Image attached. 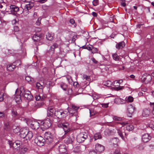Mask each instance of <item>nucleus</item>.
I'll return each mask as SVG.
<instances>
[{
  "mask_svg": "<svg viewBox=\"0 0 154 154\" xmlns=\"http://www.w3.org/2000/svg\"><path fill=\"white\" fill-rule=\"evenodd\" d=\"M20 92L21 93V95L22 97L26 98L29 101H31L32 100L33 96L31 92L28 90L25 89L23 86L20 87Z\"/></svg>",
  "mask_w": 154,
  "mask_h": 154,
  "instance_id": "nucleus-1",
  "label": "nucleus"
},
{
  "mask_svg": "<svg viewBox=\"0 0 154 154\" xmlns=\"http://www.w3.org/2000/svg\"><path fill=\"white\" fill-rule=\"evenodd\" d=\"M79 107L72 104L71 107H68L67 108L68 112L70 116H75L76 118L77 116V111Z\"/></svg>",
  "mask_w": 154,
  "mask_h": 154,
  "instance_id": "nucleus-2",
  "label": "nucleus"
},
{
  "mask_svg": "<svg viewBox=\"0 0 154 154\" xmlns=\"http://www.w3.org/2000/svg\"><path fill=\"white\" fill-rule=\"evenodd\" d=\"M51 125V122L50 119H47L41 122L40 128L42 131L49 128Z\"/></svg>",
  "mask_w": 154,
  "mask_h": 154,
  "instance_id": "nucleus-3",
  "label": "nucleus"
},
{
  "mask_svg": "<svg viewBox=\"0 0 154 154\" xmlns=\"http://www.w3.org/2000/svg\"><path fill=\"white\" fill-rule=\"evenodd\" d=\"M88 137V134L85 132H82L79 134L77 136L76 140L78 142H82Z\"/></svg>",
  "mask_w": 154,
  "mask_h": 154,
  "instance_id": "nucleus-4",
  "label": "nucleus"
},
{
  "mask_svg": "<svg viewBox=\"0 0 154 154\" xmlns=\"http://www.w3.org/2000/svg\"><path fill=\"white\" fill-rule=\"evenodd\" d=\"M57 126L59 128H62L63 129L65 133V134H66L70 131L69 125L67 122L63 123L59 122L57 124Z\"/></svg>",
  "mask_w": 154,
  "mask_h": 154,
  "instance_id": "nucleus-5",
  "label": "nucleus"
},
{
  "mask_svg": "<svg viewBox=\"0 0 154 154\" xmlns=\"http://www.w3.org/2000/svg\"><path fill=\"white\" fill-rule=\"evenodd\" d=\"M66 111H63L61 110L55 111L54 113L55 115L58 118H63L66 117L67 114Z\"/></svg>",
  "mask_w": 154,
  "mask_h": 154,
  "instance_id": "nucleus-6",
  "label": "nucleus"
},
{
  "mask_svg": "<svg viewBox=\"0 0 154 154\" xmlns=\"http://www.w3.org/2000/svg\"><path fill=\"white\" fill-rule=\"evenodd\" d=\"M152 78L151 75L146 73L144 74L141 78V81L147 84L151 80Z\"/></svg>",
  "mask_w": 154,
  "mask_h": 154,
  "instance_id": "nucleus-7",
  "label": "nucleus"
},
{
  "mask_svg": "<svg viewBox=\"0 0 154 154\" xmlns=\"http://www.w3.org/2000/svg\"><path fill=\"white\" fill-rule=\"evenodd\" d=\"M44 138L45 140V142L48 143H51L53 141V137L50 132H45Z\"/></svg>",
  "mask_w": 154,
  "mask_h": 154,
  "instance_id": "nucleus-8",
  "label": "nucleus"
},
{
  "mask_svg": "<svg viewBox=\"0 0 154 154\" xmlns=\"http://www.w3.org/2000/svg\"><path fill=\"white\" fill-rule=\"evenodd\" d=\"M65 139L64 140V142L67 144H72L75 140V138L72 135L67 134L65 136Z\"/></svg>",
  "mask_w": 154,
  "mask_h": 154,
  "instance_id": "nucleus-9",
  "label": "nucleus"
},
{
  "mask_svg": "<svg viewBox=\"0 0 154 154\" xmlns=\"http://www.w3.org/2000/svg\"><path fill=\"white\" fill-rule=\"evenodd\" d=\"M128 116L129 117H131L132 115L136 110V108L132 104H130L128 106Z\"/></svg>",
  "mask_w": 154,
  "mask_h": 154,
  "instance_id": "nucleus-10",
  "label": "nucleus"
},
{
  "mask_svg": "<svg viewBox=\"0 0 154 154\" xmlns=\"http://www.w3.org/2000/svg\"><path fill=\"white\" fill-rule=\"evenodd\" d=\"M29 125L33 129L36 130L38 128V122L35 121L30 122Z\"/></svg>",
  "mask_w": 154,
  "mask_h": 154,
  "instance_id": "nucleus-11",
  "label": "nucleus"
},
{
  "mask_svg": "<svg viewBox=\"0 0 154 154\" xmlns=\"http://www.w3.org/2000/svg\"><path fill=\"white\" fill-rule=\"evenodd\" d=\"M95 149L99 152H101L104 151L105 149V147L102 145L97 143L95 145Z\"/></svg>",
  "mask_w": 154,
  "mask_h": 154,
  "instance_id": "nucleus-12",
  "label": "nucleus"
},
{
  "mask_svg": "<svg viewBox=\"0 0 154 154\" xmlns=\"http://www.w3.org/2000/svg\"><path fill=\"white\" fill-rule=\"evenodd\" d=\"M11 12L13 14H15L19 11V8L17 6L14 5H11L10 6Z\"/></svg>",
  "mask_w": 154,
  "mask_h": 154,
  "instance_id": "nucleus-13",
  "label": "nucleus"
},
{
  "mask_svg": "<svg viewBox=\"0 0 154 154\" xmlns=\"http://www.w3.org/2000/svg\"><path fill=\"white\" fill-rule=\"evenodd\" d=\"M28 130L25 128H23L20 132V137L23 138H25L27 134L28 133Z\"/></svg>",
  "mask_w": 154,
  "mask_h": 154,
  "instance_id": "nucleus-14",
  "label": "nucleus"
},
{
  "mask_svg": "<svg viewBox=\"0 0 154 154\" xmlns=\"http://www.w3.org/2000/svg\"><path fill=\"white\" fill-rule=\"evenodd\" d=\"M150 139L151 137H150L148 134H144L142 136V137L143 141L145 143H146L148 142Z\"/></svg>",
  "mask_w": 154,
  "mask_h": 154,
  "instance_id": "nucleus-15",
  "label": "nucleus"
},
{
  "mask_svg": "<svg viewBox=\"0 0 154 154\" xmlns=\"http://www.w3.org/2000/svg\"><path fill=\"white\" fill-rule=\"evenodd\" d=\"M15 64V62H14L13 63L8 65L6 67L7 70L8 71H12L15 68L16 66Z\"/></svg>",
  "mask_w": 154,
  "mask_h": 154,
  "instance_id": "nucleus-16",
  "label": "nucleus"
},
{
  "mask_svg": "<svg viewBox=\"0 0 154 154\" xmlns=\"http://www.w3.org/2000/svg\"><path fill=\"white\" fill-rule=\"evenodd\" d=\"M54 111V109L53 107H49L47 109V116H51L53 114Z\"/></svg>",
  "mask_w": 154,
  "mask_h": 154,
  "instance_id": "nucleus-17",
  "label": "nucleus"
},
{
  "mask_svg": "<svg viewBox=\"0 0 154 154\" xmlns=\"http://www.w3.org/2000/svg\"><path fill=\"white\" fill-rule=\"evenodd\" d=\"M17 89L15 92L16 94L15 95V97L14 98L16 100V101L17 103H19L21 101V97H22L21 95V93L20 92V95L17 94Z\"/></svg>",
  "mask_w": 154,
  "mask_h": 154,
  "instance_id": "nucleus-18",
  "label": "nucleus"
},
{
  "mask_svg": "<svg viewBox=\"0 0 154 154\" xmlns=\"http://www.w3.org/2000/svg\"><path fill=\"white\" fill-rule=\"evenodd\" d=\"M119 141V139L116 137L113 138L111 140V143L115 146H118V143Z\"/></svg>",
  "mask_w": 154,
  "mask_h": 154,
  "instance_id": "nucleus-19",
  "label": "nucleus"
},
{
  "mask_svg": "<svg viewBox=\"0 0 154 154\" xmlns=\"http://www.w3.org/2000/svg\"><path fill=\"white\" fill-rule=\"evenodd\" d=\"M73 152L75 153H81L83 150L82 149V146H77L74 148Z\"/></svg>",
  "mask_w": 154,
  "mask_h": 154,
  "instance_id": "nucleus-20",
  "label": "nucleus"
},
{
  "mask_svg": "<svg viewBox=\"0 0 154 154\" xmlns=\"http://www.w3.org/2000/svg\"><path fill=\"white\" fill-rule=\"evenodd\" d=\"M59 150L61 153H65L66 151V148L64 145H61L59 147Z\"/></svg>",
  "mask_w": 154,
  "mask_h": 154,
  "instance_id": "nucleus-21",
  "label": "nucleus"
},
{
  "mask_svg": "<svg viewBox=\"0 0 154 154\" xmlns=\"http://www.w3.org/2000/svg\"><path fill=\"white\" fill-rule=\"evenodd\" d=\"M125 43L124 41H122L117 43L116 45V48H123L125 47Z\"/></svg>",
  "mask_w": 154,
  "mask_h": 154,
  "instance_id": "nucleus-22",
  "label": "nucleus"
},
{
  "mask_svg": "<svg viewBox=\"0 0 154 154\" xmlns=\"http://www.w3.org/2000/svg\"><path fill=\"white\" fill-rule=\"evenodd\" d=\"M45 139L43 137L39 136V146H42L44 144L45 142H46Z\"/></svg>",
  "mask_w": 154,
  "mask_h": 154,
  "instance_id": "nucleus-23",
  "label": "nucleus"
},
{
  "mask_svg": "<svg viewBox=\"0 0 154 154\" xmlns=\"http://www.w3.org/2000/svg\"><path fill=\"white\" fill-rule=\"evenodd\" d=\"M46 35V38L48 40L51 41L54 39V34L53 33H48Z\"/></svg>",
  "mask_w": 154,
  "mask_h": 154,
  "instance_id": "nucleus-24",
  "label": "nucleus"
},
{
  "mask_svg": "<svg viewBox=\"0 0 154 154\" xmlns=\"http://www.w3.org/2000/svg\"><path fill=\"white\" fill-rule=\"evenodd\" d=\"M149 111L147 109H145L143 111L142 116L143 117H146L149 116Z\"/></svg>",
  "mask_w": 154,
  "mask_h": 154,
  "instance_id": "nucleus-25",
  "label": "nucleus"
},
{
  "mask_svg": "<svg viewBox=\"0 0 154 154\" xmlns=\"http://www.w3.org/2000/svg\"><path fill=\"white\" fill-rule=\"evenodd\" d=\"M34 6V4L33 3L29 2L25 5V8L27 9L30 10Z\"/></svg>",
  "mask_w": 154,
  "mask_h": 154,
  "instance_id": "nucleus-26",
  "label": "nucleus"
},
{
  "mask_svg": "<svg viewBox=\"0 0 154 154\" xmlns=\"http://www.w3.org/2000/svg\"><path fill=\"white\" fill-rule=\"evenodd\" d=\"M126 129L128 131H132L134 128L133 125L130 124H127L126 126Z\"/></svg>",
  "mask_w": 154,
  "mask_h": 154,
  "instance_id": "nucleus-27",
  "label": "nucleus"
},
{
  "mask_svg": "<svg viewBox=\"0 0 154 154\" xmlns=\"http://www.w3.org/2000/svg\"><path fill=\"white\" fill-rule=\"evenodd\" d=\"M32 136L33 135L32 132L31 131H28V133L27 134L25 138H26V140H29L32 138Z\"/></svg>",
  "mask_w": 154,
  "mask_h": 154,
  "instance_id": "nucleus-28",
  "label": "nucleus"
},
{
  "mask_svg": "<svg viewBox=\"0 0 154 154\" xmlns=\"http://www.w3.org/2000/svg\"><path fill=\"white\" fill-rule=\"evenodd\" d=\"M123 101V100L119 97L116 98L114 100V102L118 104H121Z\"/></svg>",
  "mask_w": 154,
  "mask_h": 154,
  "instance_id": "nucleus-29",
  "label": "nucleus"
},
{
  "mask_svg": "<svg viewBox=\"0 0 154 154\" xmlns=\"http://www.w3.org/2000/svg\"><path fill=\"white\" fill-rule=\"evenodd\" d=\"M60 87L64 91H66L67 89L68 86L67 85L64 83H62L60 84Z\"/></svg>",
  "mask_w": 154,
  "mask_h": 154,
  "instance_id": "nucleus-30",
  "label": "nucleus"
},
{
  "mask_svg": "<svg viewBox=\"0 0 154 154\" xmlns=\"http://www.w3.org/2000/svg\"><path fill=\"white\" fill-rule=\"evenodd\" d=\"M30 9H27L26 8H25L24 9H23V14L25 16H27L29 14Z\"/></svg>",
  "mask_w": 154,
  "mask_h": 154,
  "instance_id": "nucleus-31",
  "label": "nucleus"
},
{
  "mask_svg": "<svg viewBox=\"0 0 154 154\" xmlns=\"http://www.w3.org/2000/svg\"><path fill=\"white\" fill-rule=\"evenodd\" d=\"M101 138V136L100 133H96L94 135V138L95 140H96Z\"/></svg>",
  "mask_w": 154,
  "mask_h": 154,
  "instance_id": "nucleus-32",
  "label": "nucleus"
},
{
  "mask_svg": "<svg viewBox=\"0 0 154 154\" xmlns=\"http://www.w3.org/2000/svg\"><path fill=\"white\" fill-rule=\"evenodd\" d=\"M22 144V142L21 141L17 140L15 141L13 144V145H16L17 147H20V145Z\"/></svg>",
  "mask_w": 154,
  "mask_h": 154,
  "instance_id": "nucleus-33",
  "label": "nucleus"
},
{
  "mask_svg": "<svg viewBox=\"0 0 154 154\" xmlns=\"http://www.w3.org/2000/svg\"><path fill=\"white\" fill-rule=\"evenodd\" d=\"M4 128L6 131L9 130L10 128V126L8 122H6L5 123Z\"/></svg>",
  "mask_w": 154,
  "mask_h": 154,
  "instance_id": "nucleus-34",
  "label": "nucleus"
},
{
  "mask_svg": "<svg viewBox=\"0 0 154 154\" xmlns=\"http://www.w3.org/2000/svg\"><path fill=\"white\" fill-rule=\"evenodd\" d=\"M112 56V58L114 60L116 61H118L119 60V57L117 54L115 53L113 54Z\"/></svg>",
  "mask_w": 154,
  "mask_h": 154,
  "instance_id": "nucleus-35",
  "label": "nucleus"
},
{
  "mask_svg": "<svg viewBox=\"0 0 154 154\" xmlns=\"http://www.w3.org/2000/svg\"><path fill=\"white\" fill-rule=\"evenodd\" d=\"M66 79L69 84L72 85L74 82L72 80V78L70 76H68L66 77Z\"/></svg>",
  "mask_w": 154,
  "mask_h": 154,
  "instance_id": "nucleus-36",
  "label": "nucleus"
},
{
  "mask_svg": "<svg viewBox=\"0 0 154 154\" xmlns=\"http://www.w3.org/2000/svg\"><path fill=\"white\" fill-rule=\"evenodd\" d=\"M112 131L108 128H106L104 131V134L106 135H109L111 134Z\"/></svg>",
  "mask_w": 154,
  "mask_h": 154,
  "instance_id": "nucleus-37",
  "label": "nucleus"
},
{
  "mask_svg": "<svg viewBox=\"0 0 154 154\" xmlns=\"http://www.w3.org/2000/svg\"><path fill=\"white\" fill-rule=\"evenodd\" d=\"M33 17H34V19H37V21L36 22V25H38V13L37 12H35L34 13Z\"/></svg>",
  "mask_w": 154,
  "mask_h": 154,
  "instance_id": "nucleus-38",
  "label": "nucleus"
},
{
  "mask_svg": "<svg viewBox=\"0 0 154 154\" xmlns=\"http://www.w3.org/2000/svg\"><path fill=\"white\" fill-rule=\"evenodd\" d=\"M112 84V82L110 81H107L105 82L104 85L107 87H110Z\"/></svg>",
  "mask_w": 154,
  "mask_h": 154,
  "instance_id": "nucleus-39",
  "label": "nucleus"
},
{
  "mask_svg": "<svg viewBox=\"0 0 154 154\" xmlns=\"http://www.w3.org/2000/svg\"><path fill=\"white\" fill-rule=\"evenodd\" d=\"M11 113L12 116L15 117L18 115L17 112H16V111H15L14 109H13L11 111Z\"/></svg>",
  "mask_w": 154,
  "mask_h": 154,
  "instance_id": "nucleus-40",
  "label": "nucleus"
},
{
  "mask_svg": "<svg viewBox=\"0 0 154 154\" xmlns=\"http://www.w3.org/2000/svg\"><path fill=\"white\" fill-rule=\"evenodd\" d=\"M38 35L37 34H35L33 35L32 38L34 42H38Z\"/></svg>",
  "mask_w": 154,
  "mask_h": 154,
  "instance_id": "nucleus-41",
  "label": "nucleus"
},
{
  "mask_svg": "<svg viewBox=\"0 0 154 154\" xmlns=\"http://www.w3.org/2000/svg\"><path fill=\"white\" fill-rule=\"evenodd\" d=\"M117 133L119 136L122 138V139H124L123 135L122 134V133L121 131L119 129H117Z\"/></svg>",
  "mask_w": 154,
  "mask_h": 154,
  "instance_id": "nucleus-42",
  "label": "nucleus"
},
{
  "mask_svg": "<svg viewBox=\"0 0 154 154\" xmlns=\"http://www.w3.org/2000/svg\"><path fill=\"white\" fill-rule=\"evenodd\" d=\"M32 79L29 76H26L25 78L26 81L29 83H31L32 82Z\"/></svg>",
  "mask_w": 154,
  "mask_h": 154,
  "instance_id": "nucleus-43",
  "label": "nucleus"
},
{
  "mask_svg": "<svg viewBox=\"0 0 154 154\" xmlns=\"http://www.w3.org/2000/svg\"><path fill=\"white\" fill-rule=\"evenodd\" d=\"M93 5L94 6H97L99 4L98 0H93L92 2Z\"/></svg>",
  "mask_w": 154,
  "mask_h": 154,
  "instance_id": "nucleus-44",
  "label": "nucleus"
},
{
  "mask_svg": "<svg viewBox=\"0 0 154 154\" xmlns=\"http://www.w3.org/2000/svg\"><path fill=\"white\" fill-rule=\"evenodd\" d=\"M113 119L114 120L118 121H120L121 120V118L117 117V116H113Z\"/></svg>",
  "mask_w": 154,
  "mask_h": 154,
  "instance_id": "nucleus-45",
  "label": "nucleus"
},
{
  "mask_svg": "<svg viewBox=\"0 0 154 154\" xmlns=\"http://www.w3.org/2000/svg\"><path fill=\"white\" fill-rule=\"evenodd\" d=\"M124 88V87L123 86H119L118 87H116L114 88V89L116 91H119L121 90L122 89H123Z\"/></svg>",
  "mask_w": 154,
  "mask_h": 154,
  "instance_id": "nucleus-46",
  "label": "nucleus"
},
{
  "mask_svg": "<svg viewBox=\"0 0 154 154\" xmlns=\"http://www.w3.org/2000/svg\"><path fill=\"white\" fill-rule=\"evenodd\" d=\"M126 100L128 102H132L133 101V98L131 96H129Z\"/></svg>",
  "mask_w": 154,
  "mask_h": 154,
  "instance_id": "nucleus-47",
  "label": "nucleus"
},
{
  "mask_svg": "<svg viewBox=\"0 0 154 154\" xmlns=\"http://www.w3.org/2000/svg\"><path fill=\"white\" fill-rule=\"evenodd\" d=\"M6 3L4 2L3 1H2L1 2H0V8H2L3 6L6 5Z\"/></svg>",
  "mask_w": 154,
  "mask_h": 154,
  "instance_id": "nucleus-48",
  "label": "nucleus"
},
{
  "mask_svg": "<svg viewBox=\"0 0 154 154\" xmlns=\"http://www.w3.org/2000/svg\"><path fill=\"white\" fill-rule=\"evenodd\" d=\"M4 93H0V101H2L4 100L3 98Z\"/></svg>",
  "mask_w": 154,
  "mask_h": 154,
  "instance_id": "nucleus-49",
  "label": "nucleus"
},
{
  "mask_svg": "<svg viewBox=\"0 0 154 154\" xmlns=\"http://www.w3.org/2000/svg\"><path fill=\"white\" fill-rule=\"evenodd\" d=\"M150 105L152 108V113L154 115V103H150Z\"/></svg>",
  "mask_w": 154,
  "mask_h": 154,
  "instance_id": "nucleus-50",
  "label": "nucleus"
},
{
  "mask_svg": "<svg viewBox=\"0 0 154 154\" xmlns=\"http://www.w3.org/2000/svg\"><path fill=\"white\" fill-rule=\"evenodd\" d=\"M114 86H119V81H116L114 82Z\"/></svg>",
  "mask_w": 154,
  "mask_h": 154,
  "instance_id": "nucleus-51",
  "label": "nucleus"
},
{
  "mask_svg": "<svg viewBox=\"0 0 154 154\" xmlns=\"http://www.w3.org/2000/svg\"><path fill=\"white\" fill-rule=\"evenodd\" d=\"M138 149L139 150H141L144 149V147L142 144H140L138 146Z\"/></svg>",
  "mask_w": 154,
  "mask_h": 154,
  "instance_id": "nucleus-52",
  "label": "nucleus"
},
{
  "mask_svg": "<svg viewBox=\"0 0 154 154\" xmlns=\"http://www.w3.org/2000/svg\"><path fill=\"white\" fill-rule=\"evenodd\" d=\"M54 49H50L48 51V53L50 54H53L54 52Z\"/></svg>",
  "mask_w": 154,
  "mask_h": 154,
  "instance_id": "nucleus-53",
  "label": "nucleus"
},
{
  "mask_svg": "<svg viewBox=\"0 0 154 154\" xmlns=\"http://www.w3.org/2000/svg\"><path fill=\"white\" fill-rule=\"evenodd\" d=\"M82 48H93V46L91 45H88L87 47H85L84 46H82L81 47Z\"/></svg>",
  "mask_w": 154,
  "mask_h": 154,
  "instance_id": "nucleus-54",
  "label": "nucleus"
},
{
  "mask_svg": "<svg viewBox=\"0 0 154 154\" xmlns=\"http://www.w3.org/2000/svg\"><path fill=\"white\" fill-rule=\"evenodd\" d=\"M68 94L70 95L72 94L73 93V91L72 89L69 88L68 90Z\"/></svg>",
  "mask_w": 154,
  "mask_h": 154,
  "instance_id": "nucleus-55",
  "label": "nucleus"
},
{
  "mask_svg": "<svg viewBox=\"0 0 154 154\" xmlns=\"http://www.w3.org/2000/svg\"><path fill=\"white\" fill-rule=\"evenodd\" d=\"M35 143L37 145H38V136H37L35 139Z\"/></svg>",
  "mask_w": 154,
  "mask_h": 154,
  "instance_id": "nucleus-56",
  "label": "nucleus"
},
{
  "mask_svg": "<svg viewBox=\"0 0 154 154\" xmlns=\"http://www.w3.org/2000/svg\"><path fill=\"white\" fill-rule=\"evenodd\" d=\"M83 77L84 78V79H85L86 80L88 81L89 80V79L90 78V77L87 75H84Z\"/></svg>",
  "mask_w": 154,
  "mask_h": 154,
  "instance_id": "nucleus-57",
  "label": "nucleus"
},
{
  "mask_svg": "<svg viewBox=\"0 0 154 154\" xmlns=\"http://www.w3.org/2000/svg\"><path fill=\"white\" fill-rule=\"evenodd\" d=\"M44 37L45 35L43 34H41L39 35V38H40L41 39L44 38Z\"/></svg>",
  "mask_w": 154,
  "mask_h": 154,
  "instance_id": "nucleus-58",
  "label": "nucleus"
},
{
  "mask_svg": "<svg viewBox=\"0 0 154 154\" xmlns=\"http://www.w3.org/2000/svg\"><path fill=\"white\" fill-rule=\"evenodd\" d=\"M91 60L95 64H97V63L98 61L96 60L94 58H92L91 59Z\"/></svg>",
  "mask_w": 154,
  "mask_h": 154,
  "instance_id": "nucleus-59",
  "label": "nucleus"
},
{
  "mask_svg": "<svg viewBox=\"0 0 154 154\" xmlns=\"http://www.w3.org/2000/svg\"><path fill=\"white\" fill-rule=\"evenodd\" d=\"M58 45L56 43H54L52 46H51V48H52V47H54V48H57L58 47Z\"/></svg>",
  "mask_w": 154,
  "mask_h": 154,
  "instance_id": "nucleus-60",
  "label": "nucleus"
},
{
  "mask_svg": "<svg viewBox=\"0 0 154 154\" xmlns=\"http://www.w3.org/2000/svg\"><path fill=\"white\" fill-rule=\"evenodd\" d=\"M69 22L72 24H73L75 23L74 20L73 19H70Z\"/></svg>",
  "mask_w": 154,
  "mask_h": 154,
  "instance_id": "nucleus-61",
  "label": "nucleus"
},
{
  "mask_svg": "<svg viewBox=\"0 0 154 154\" xmlns=\"http://www.w3.org/2000/svg\"><path fill=\"white\" fill-rule=\"evenodd\" d=\"M44 86L39 83V89H41L40 91H42V89L43 88Z\"/></svg>",
  "mask_w": 154,
  "mask_h": 154,
  "instance_id": "nucleus-62",
  "label": "nucleus"
},
{
  "mask_svg": "<svg viewBox=\"0 0 154 154\" xmlns=\"http://www.w3.org/2000/svg\"><path fill=\"white\" fill-rule=\"evenodd\" d=\"M72 85L74 87H77L78 85V83L77 82H74Z\"/></svg>",
  "mask_w": 154,
  "mask_h": 154,
  "instance_id": "nucleus-63",
  "label": "nucleus"
},
{
  "mask_svg": "<svg viewBox=\"0 0 154 154\" xmlns=\"http://www.w3.org/2000/svg\"><path fill=\"white\" fill-rule=\"evenodd\" d=\"M89 154H97V152L94 150L90 151L89 152Z\"/></svg>",
  "mask_w": 154,
  "mask_h": 154,
  "instance_id": "nucleus-64",
  "label": "nucleus"
}]
</instances>
